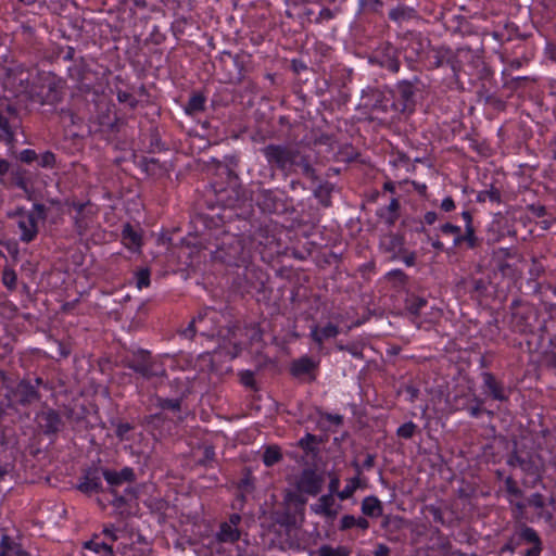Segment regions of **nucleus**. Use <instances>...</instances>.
<instances>
[{"label": "nucleus", "mask_w": 556, "mask_h": 556, "mask_svg": "<svg viewBox=\"0 0 556 556\" xmlns=\"http://www.w3.org/2000/svg\"><path fill=\"white\" fill-rule=\"evenodd\" d=\"M481 239L476 235L475 226L465 227V232L460 235V237H455L453 239V247H460L463 243H466L468 249H477L481 245Z\"/></svg>", "instance_id": "nucleus-32"}, {"label": "nucleus", "mask_w": 556, "mask_h": 556, "mask_svg": "<svg viewBox=\"0 0 556 556\" xmlns=\"http://www.w3.org/2000/svg\"><path fill=\"white\" fill-rule=\"evenodd\" d=\"M261 152L271 169L282 173L290 172L300 156V149L289 144L269 143Z\"/></svg>", "instance_id": "nucleus-6"}, {"label": "nucleus", "mask_w": 556, "mask_h": 556, "mask_svg": "<svg viewBox=\"0 0 556 556\" xmlns=\"http://www.w3.org/2000/svg\"><path fill=\"white\" fill-rule=\"evenodd\" d=\"M102 473L105 481L112 486L121 485L123 482L136 481V473L130 467H124L121 471L104 469Z\"/></svg>", "instance_id": "nucleus-29"}, {"label": "nucleus", "mask_w": 556, "mask_h": 556, "mask_svg": "<svg viewBox=\"0 0 556 556\" xmlns=\"http://www.w3.org/2000/svg\"><path fill=\"white\" fill-rule=\"evenodd\" d=\"M205 102V96L202 92H195L189 98L187 104L185 105V112L191 116L204 112Z\"/></svg>", "instance_id": "nucleus-40"}, {"label": "nucleus", "mask_w": 556, "mask_h": 556, "mask_svg": "<svg viewBox=\"0 0 556 556\" xmlns=\"http://www.w3.org/2000/svg\"><path fill=\"white\" fill-rule=\"evenodd\" d=\"M317 556H350V551L345 546L332 547L331 545H321L316 551Z\"/></svg>", "instance_id": "nucleus-51"}, {"label": "nucleus", "mask_w": 556, "mask_h": 556, "mask_svg": "<svg viewBox=\"0 0 556 556\" xmlns=\"http://www.w3.org/2000/svg\"><path fill=\"white\" fill-rule=\"evenodd\" d=\"M84 556H115L112 544L100 540V534H93L89 541L84 542Z\"/></svg>", "instance_id": "nucleus-22"}, {"label": "nucleus", "mask_w": 556, "mask_h": 556, "mask_svg": "<svg viewBox=\"0 0 556 556\" xmlns=\"http://www.w3.org/2000/svg\"><path fill=\"white\" fill-rule=\"evenodd\" d=\"M228 228L232 235H240L241 239L245 241L256 240L258 236H263V228L256 225V220L253 219V208L251 204H248L247 208L241 214H237L236 218L230 217L228 222Z\"/></svg>", "instance_id": "nucleus-10"}, {"label": "nucleus", "mask_w": 556, "mask_h": 556, "mask_svg": "<svg viewBox=\"0 0 556 556\" xmlns=\"http://www.w3.org/2000/svg\"><path fill=\"white\" fill-rule=\"evenodd\" d=\"M319 368L320 359L305 354L292 359L288 370L293 379L313 381L317 379Z\"/></svg>", "instance_id": "nucleus-13"}, {"label": "nucleus", "mask_w": 556, "mask_h": 556, "mask_svg": "<svg viewBox=\"0 0 556 556\" xmlns=\"http://www.w3.org/2000/svg\"><path fill=\"white\" fill-rule=\"evenodd\" d=\"M62 405L64 407L65 417L76 425L84 421L89 414L88 407L84 403H80L78 399H74L71 403H63Z\"/></svg>", "instance_id": "nucleus-26"}, {"label": "nucleus", "mask_w": 556, "mask_h": 556, "mask_svg": "<svg viewBox=\"0 0 556 556\" xmlns=\"http://www.w3.org/2000/svg\"><path fill=\"white\" fill-rule=\"evenodd\" d=\"M386 278L395 287H405L409 279V277L402 269H393L389 271Z\"/></svg>", "instance_id": "nucleus-58"}, {"label": "nucleus", "mask_w": 556, "mask_h": 556, "mask_svg": "<svg viewBox=\"0 0 556 556\" xmlns=\"http://www.w3.org/2000/svg\"><path fill=\"white\" fill-rule=\"evenodd\" d=\"M17 226L21 230L20 240L22 242L29 243L38 235V222L34 212H28L24 218L18 219Z\"/></svg>", "instance_id": "nucleus-24"}, {"label": "nucleus", "mask_w": 556, "mask_h": 556, "mask_svg": "<svg viewBox=\"0 0 556 556\" xmlns=\"http://www.w3.org/2000/svg\"><path fill=\"white\" fill-rule=\"evenodd\" d=\"M241 532L238 528L222 522L216 538L222 543H235L240 539Z\"/></svg>", "instance_id": "nucleus-38"}, {"label": "nucleus", "mask_w": 556, "mask_h": 556, "mask_svg": "<svg viewBox=\"0 0 556 556\" xmlns=\"http://www.w3.org/2000/svg\"><path fill=\"white\" fill-rule=\"evenodd\" d=\"M304 493L296 492H288L285 496V502L287 506L290 507V504L295 505V510L303 511L304 506L306 504V498L303 496Z\"/></svg>", "instance_id": "nucleus-55"}, {"label": "nucleus", "mask_w": 556, "mask_h": 556, "mask_svg": "<svg viewBox=\"0 0 556 556\" xmlns=\"http://www.w3.org/2000/svg\"><path fill=\"white\" fill-rule=\"evenodd\" d=\"M361 510L364 516L369 517V518H378V517L383 516L382 503L375 495L366 496L362 501Z\"/></svg>", "instance_id": "nucleus-31"}, {"label": "nucleus", "mask_w": 556, "mask_h": 556, "mask_svg": "<svg viewBox=\"0 0 556 556\" xmlns=\"http://www.w3.org/2000/svg\"><path fill=\"white\" fill-rule=\"evenodd\" d=\"M339 12H340L339 8H336V9L323 8L319 11V13L314 17V23L323 24L324 22H329V21L333 20Z\"/></svg>", "instance_id": "nucleus-62"}, {"label": "nucleus", "mask_w": 556, "mask_h": 556, "mask_svg": "<svg viewBox=\"0 0 556 556\" xmlns=\"http://www.w3.org/2000/svg\"><path fill=\"white\" fill-rule=\"evenodd\" d=\"M428 304L426 298L416 295L414 292H407L404 306L405 309L413 316L419 317L421 314V309Z\"/></svg>", "instance_id": "nucleus-34"}, {"label": "nucleus", "mask_w": 556, "mask_h": 556, "mask_svg": "<svg viewBox=\"0 0 556 556\" xmlns=\"http://www.w3.org/2000/svg\"><path fill=\"white\" fill-rule=\"evenodd\" d=\"M400 208L401 204L399 199L392 198L389 205L377 211V216L383 220L388 227H392L400 217Z\"/></svg>", "instance_id": "nucleus-30"}, {"label": "nucleus", "mask_w": 556, "mask_h": 556, "mask_svg": "<svg viewBox=\"0 0 556 556\" xmlns=\"http://www.w3.org/2000/svg\"><path fill=\"white\" fill-rule=\"evenodd\" d=\"M190 393V390H186L182 392L179 396L168 399L163 396H156V406L162 409H169L173 412H180L181 410V404L184 399L187 396V394Z\"/></svg>", "instance_id": "nucleus-39"}, {"label": "nucleus", "mask_w": 556, "mask_h": 556, "mask_svg": "<svg viewBox=\"0 0 556 556\" xmlns=\"http://www.w3.org/2000/svg\"><path fill=\"white\" fill-rule=\"evenodd\" d=\"M486 200L501 203L502 202V193L501 190L494 186H491L488 190L479 191L477 194V202H485Z\"/></svg>", "instance_id": "nucleus-49"}, {"label": "nucleus", "mask_w": 556, "mask_h": 556, "mask_svg": "<svg viewBox=\"0 0 556 556\" xmlns=\"http://www.w3.org/2000/svg\"><path fill=\"white\" fill-rule=\"evenodd\" d=\"M493 261L504 277L516 278L520 275L517 265L523 262V256L517 248H498L493 252Z\"/></svg>", "instance_id": "nucleus-11"}, {"label": "nucleus", "mask_w": 556, "mask_h": 556, "mask_svg": "<svg viewBox=\"0 0 556 556\" xmlns=\"http://www.w3.org/2000/svg\"><path fill=\"white\" fill-rule=\"evenodd\" d=\"M387 238L388 242L386 243V251L392 252L393 258L402 253H406V249L404 248L405 239L403 235L390 233Z\"/></svg>", "instance_id": "nucleus-41"}, {"label": "nucleus", "mask_w": 556, "mask_h": 556, "mask_svg": "<svg viewBox=\"0 0 556 556\" xmlns=\"http://www.w3.org/2000/svg\"><path fill=\"white\" fill-rule=\"evenodd\" d=\"M424 513L427 514L428 516H431L434 522L440 525L445 523L443 513L439 506H435L433 504L426 505L424 507Z\"/></svg>", "instance_id": "nucleus-64"}, {"label": "nucleus", "mask_w": 556, "mask_h": 556, "mask_svg": "<svg viewBox=\"0 0 556 556\" xmlns=\"http://www.w3.org/2000/svg\"><path fill=\"white\" fill-rule=\"evenodd\" d=\"M404 522L405 519L403 517L396 515H386L383 516L381 527L387 531L396 532L403 528Z\"/></svg>", "instance_id": "nucleus-47"}, {"label": "nucleus", "mask_w": 556, "mask_h": 556, "mask_svg": "<svg viewBox=\"0 0 556 556\" xmlns=\"http://www.w3.org/2000/svg\"><path fill=\"white\" fill-rule=\"evenodd\" d=\"M192 245L199 251H208L212 261L227 266L247 267L251 260L247 241L230 230L218 229L214 235L204 233Z\"/></svg>", "instance_id": "nucleus-1"}, {"label": "nucleus", "mask_w": 556, "mask_h": 556, "mask_svg": "<svg viewBox=\"0 0 556 556\" xmlns=\"http://www.w3.org/2000/svg\"><path fill=\"white\" fill-rule=\"evenodd\" d=\"M94 123L99 127L97 130L114 134L121 130L123 121L117 116L114 105L111 102L100 101L97 104Z\"/></svg>", "instance_id": "nucleus-16"}, {"label": "nucleus", "mask_w": 556, "mask_h": 556, "mask_svg": "<svg viewBox=\"0 0 556 556\" xmlns=\"http://www.w3.org/2000/svg\"><path fill=\"white\" fill-rule=\"evenodd\" d=\"M40 427L46 434H54L60 431L62 419L60 414L54 409H47L38 415Z\"/></svg>", "instance_id": "nucleus-25"}, {"label": "nucleus", "mask_w": 556, "mask_h": 556, "mask_svg": "<svg viewBox=\"0 0 556 556\" xmlns=\"http://www.w3.org/2000/svg\"><path fill=\"white\" fill-rule=\"evenodd\" d=\"M149 139L150 142L147 150L148 153H154L156 151L165 150L164 143L161 140V136L156 127H152L149 130Z\"/></svg>", "instance_id": "nucleus-53"}, {"label": "nucleus", "mask_w": 556, "mask_h": 556, "mask_svg": "<svg viewBox=\"0 0 556 556\" xmlns=\"http://www.w3.org/2000/svg\"><path fill=\"white\" fill-rule=\"evenodd\" d=\"M256 205L265 214H293L295 207L292 200L281 197L276 190L258 188L256 191Z\"/></svg>", "instance_id": "nucleus-7"}, {"label": "nucleus", "mask_w": 556, "mask_h": 556, "mask_svg": "<svg viewBox=\"0 0 556 556\" xmlns=\"http://www.w3.org/2000/svg\"><path fill=\"white\" fill-rule=\"evenodd\" d=\"M63 87L60 80L47 78L28 91V100L39 105L54 106L63 100Z\"/></svg>", "instance_id": "nucleus-9"}, {"label": "nucleus", "mask_w": 556, "mask_h": 556, "mask_svg": "<svg viewBox=\"0 0 556 556\" xmlns=\"http://www.w3.org/2000/svg\"><path fill=\"white\" fill-rule=\"evenodd\" d=\"M334 189V185L330 181H321L319 185L313 190V195L318 200L320 205L324 207H329L332 204L331 193Z\"/></svg>", "instance_id": "nucleus-36"}, {"label": "nucleus", "mask_w": 556, "mask_h": 556, "mask_svg": "<svg viewBox=\"0 0 556 556\" xmlns=\"http://www.w3.org/2000/svg\"><path fill=\"white\" fill-rule=\"evenodd\" d=\"M123 362L138 374V378L150 380L166 377V369L160 361L153 358L147 350L138 349L127 354Z\"/></svg>", "instance_id": "nucleus-4"}, {"label": "nucleus", "mask_w": 556, "mask_h": 556, "mask_svg": "<svg viewBox=\"0 0 556 556\" xmlns=\"http://www.w3.org/2000/svg\"><path fill=\"white\" fill-rule=\"evenodd\" d=\"M334 497L331 494H324L319 497L316 504L311 505V509L316 515L324 516L328 519H334L338 515V509L333 508Z\"/></svg>", "instance_id": "nucleus-28"}, {"label": "nucleus", "mask_w": 556, "mask_h": 556, "mask_svg": "<svg viewBox=\"0 0 556 556\" xmlns=\"http://www.w3.org/2000/svg\"><path fill=\"white\" fill-rule=\"evenodd\" d=\"M48 354L51 358L60 361L71 354V348L62 341L53 340L48 348Z\"/></svg>", "instance_id": "nucleus-43"}, {"label": "nucleus", "mask_w": 556, "mask_h": 556, "mask_svg": "<svg viewBox=\"0 0 556 556\" xmlns=\"http://www.w3.org/2000/svg\"><path fill=\"white\" fill-rule=\"evenodd\" d=\"M245 330L251 344L263 341V330L258 324H251L245 327Z\"/></svg>", "instance_id": "nucleus-61"}, {"label": "nucleus", "mask_w": 556, "mask_h": 556, "mask_svg": "<svg viewBox=\"0 0 556 556\" xmlns=\"http://www.w3.org/2000/svg\"><path fill=\"white\" fill-rule=\"evenodd\" d=\"M508 503L510 506L513 519L518 523L523 522L526 519V508L528 504L521 501H515L514 498H508Z\"/></svg>", "instance_id": "nucleus-48"}, {"label": "nucleus", "mask_w": 556, "mask_h": 556, "mask_svg": "<svg viewBox=\"0 0 556 556\" xmlns=\"http://www.w3.org/2000/svg\"><path fill=\"white\" fill-rule=\"evenodd\" d=\"M359 12L379 13L383 7L382 0H359Z\"/></svg>", "instance_id": "nucleus-59"}, {"label": "nucleus", "mask_w": 556, "mask_h": 556, "mask_svg": "<svg viewBox=\"0 0 556 556\" xmlns=\"http://www.w3.org/2000/svg\"><path fill=\"white\" fill-rule=\"evenodd\" d=\"M137 164L146 176L154 179L162 178L168 173L167 162L161 161L156 157L141 156Z\"/></svg>", "instance_id": "nucleus-21"}, {"label": "nucleus", "mask_w": 556, "mask_h": 556, "mask_svg": "<svg viewBox=\"0 0 556 556\" xmlns=\"http://www.w3.org/2000/svg\"><path fill=\"white\" fill-rule=\"evenodd\" d=\"M469 55V51H465V50H457L456 53H452L450 51V53H447V61H446V66H448L453 73V77H454V80L456 83L459 81V74L463 70V56H468Z\"/></svg>", "instance_id": "nucleus-37"}, {"label": "nucleus", "mask_w": 556, "mask_h": 556, "mask_svg": "<svg viewBox=\"0 0 556 556\" xmlns=\"http://www.w3.org/2000/svg\"><path fill=\"white\" fill-rule=\"evenodd\" d=\"M390 93L393 98L395 115H397V121H401L415 113L417 104L428 96L429 85L421 75H412L396 81Z\"/></svg>", "instance_id": "nucleus-2"}, {"label": "nucleus", "mask_w": 556, "mask_h": 556, "mask_svg": "<svg viewBox=\"0 0 556 556\" xmlns=\"http://www.w3.org/2000/svg\"><path fill=\"white\" fill-rule=\"evenodd\" d=\"M339 334V327L333 325L332 323H328L324 327L314 326L311 329V339L317 345V351L319 353L324 352V341L336 338Z\"/></svg>", "instance_id": "nucleus-23"}, {"label": "nucleus", "mask_w": 556, "mask_h": 556, "mask_svg": "<svg viewBox=\"0 0 556 556\" xmlns=\"http://www.w3.org/2000/svg\"><path fill=\"white\" fill-rule=\"evenodd\" d=\"M86 71L87 64L85 63L84 58H80L79 64H75L67 70L70 78L78 84V88L83 92H89L91 90L90 85L84 83Z\"/></svg>", "instance_id": "nucleus-33"}, {"label": "nucleus", "mask_w": 556, "mask_h": 556, "mask_svg": "<svg viewBox=\"0 0 556 556\" xmlns=\"http://www.w3.org/2000/svg\"><path fill=\"white\" fill-rule=\"evenodd\" d=\"M415 16H416L415 9L404 5V4L397 5L396 8L392 9L389 12V18L396 23H402L404 21H408L410 18H414Z\"/></svg>", "instance_id": "nucleus-42"}, {"label": "nucleus", "mask_w": 556, "mask_h": 556, "mask_svg": "<svg viewBox=\"0 0 556 556\" xmlns=\"http://www.w3.org/2000/svg\"><path fill=\"white\" fill-rule=\"evenodd\" d=\"M505 491L507 493V500L514 498L515 501L517 498H521L525 495V492L518 486L517 481L511 477L508 476L505 480Z\"/></svg>", "instance_id": "nucleus-50"}, {"label": "nucleus", "mask_w": 556, "mask_h": 556, "mask_svg": "<svg viewBox=\"0 0 556 556\" xmlns=\"http://www.w3.org/2000/svg\"><path fill=\"white\" fill-rule=\"evenodd\" d=\"M510 536L517 547L522 544L531 545L523 556H540L543 549V543L539 533L533 528L527 526L525 522H520L515 526L514 532Z\"/></svg>", "instance_id": "nucleus-15"}, {"label": "nucleus", "mask_w": 556, "mask_h": 556, "mask_svg": "<svg viewBox=\"0 0 556 556\" xmlns=\"http://www.w3.org/2000/svg\"><path fill=\"white\" fill-rule=\"evenodd\" d=\"M362 488V481L358 477H353L349 480V483L344 486V489L338 492V497L341 501L348 500L353 496L354 492Z\"/></svg>", "instance_id": "nucleus-54"}, {"label": "nucleus", "mask_w": 556, "mask_h": 556, "mask_svg": "<svg viewBox=\"0 0 556 556\" xmlns=\"http://www.w3.org/2000/svg\"><path fill=\"white\" fill-rule=\"evenodd\" d=\"M262 459L266 467L274 466L282 459L281 448L278 445L267 446L263 453Z\"/></svg>", "instance_id": "nucleus-44"}, {"label": "nucleus", "mask_w": 556, "mask_h": 556, "mask_svg": "<svg viewBox=\"0 0 556 556\" xmlns=\"http://www.w3.org/2000/svg\"><path fill=\"white\" fill-rule=\"evenodd\" d=\"M369 62L396 74L401 68L400 51L391 42H382L374 50Z\"/></svg>", "instance_id": "nucleus-12"}, {"label": "nucleus", "mask_w": 556, "mask_h": 556, "mask_svg": "<svg viewBox=\"0 0 556 556\" xmlns=\"http://www.w3.org/2000/svg\"><path fill=\"white\" fill-rule=\"evenodd\" d=\"M401 226L404 229L412 231V232L425 233V235L428 233L422 219H418V218H415L412 216H405L401 222Z\"/></svg>", "instance_id": "nucleus-46"}, {"label": "nucleus", "mask_w": 556, "mask_h": 556, "mask_svg": "<svg viewBox=\"0 0 556 556\" xmlns=\"http://www.w3.org/2000/svg\"><path fill=\"white\" fill-rule=\"evenodd\" d=\"M527 504L538 510V519H542L548 525L554 523V514L546 509V502L543 494L539 492L531 494L527 500Z\"/></svg>", "instance_id": "nucleus-27"}, {"label": "nucleus", "mask_w": 556, "mask_h": 556, "mask_svg": "<svg viewBox=\"0 0 556 556\" xmlns=\"http://www.w3.org/2000/svg\"><path fill=\"white\" fill-rule=\"evenodd\" d=\"M222 81L224 84L239 85L249 73L251 55L241 52L232 55L229 51H223L219 55Z\"/></svg>", "instance_id": "nucleus-5"}, {"label": "nucleus", "mask_w": 556, "mask_h": 556, "mask_svg": "<svg viewBox=\"0 0 556 556\" xmlns=\"http://www.w3.org/2000/svg\"><path fill=\"white\" fill-rule=\"evenodd\" d=\"M226 160L228 161V163L225 165H222L220 163H218V168L222 169L223 172L227 173L230 181L237 182L239 180V177H238L237 173L232 169V167L238 166L239 159L237 156L232 155V156H227Z\"/></svg>", "instance_id": "nucleus-56"}, {"label": "nucleus", "mask_w": 556, "mask_h": 556, "mask_svg": "<svg viewBox=\"0 0 556 556\" xmlns=\"http://www.w3.org/2000/svg\"><path fill=\"white\" fill-rule=\"evenodd\" d=\"M317 442L318 440L315 434L306 433L305 437L299 441L298 445L306 453H311L316 450Z\"/></svg>", "instance_id": "nucleus-63"}, {"label": "nucleus", "mask_w": 556, "mask_h": 556, "mask_svg": "<svg viewBox=\"0 0 556 556\" xmlns=\"http://www.w3.org/2000/svg\"><path fill=\"white\" fill-rule=\"evenodd\" d=\"M7 407L26 406L39 400L34 384H5Z\"/></svg>", "instance_id": "nucleus-14"}, {"label": "nucleus", "mask_w": 556, "mask_h": 556, "mask_svg": "<svg viewBox=\"0 0 556 556\" xmlns=\"http://www.w3.org/2000/svg\"><path fill=\"white\" fill-rule=\"evenodd\" d=\"M491 281L488 278H476L470 275L457 282V288L470 294L472 299L485 296Z\"/></svg>", "instance_id": "nucleus-19"}, {"label": "nucleus", "mask_w": 556, "mask_h": 556, "mask_svg": "<svg viewBox=\"0 0 556 556\" xmlns=\"http://www.w3.org/2000/svg\"><path fill=\"white\" fill-rule=\"evenodd\" d=\"M26 170L25 169H16L12 172V182L17 188L24 190L25 192L29 193L28 191V180L25 177Z\"/></svg>", "instance_id": "nucleus-60"}, {"label": "nucleus", "mask_w": 556, "mask_h": 556, "mask_svg": "<svg viewBox=\"0 0 556 556\" xmlns=\"http://www.w3.org/2000/svg\"><path fill=\"white\" fill-rule=\"evenodd\" d=\"M540 321V311L531 303L515 299L509 305V328L520 334H534Z\"/></svg>", "instance_id": "nucleus-3"}, {"label": "nucleus", "mask_w": 556, "mask_h": 556, "mask_svg": "<svg viewBox=\"0 0 556 556\" xmlns=\"http://www.w3.org/2000/svg\"><path fill=\"white\" fill-rule=\"evenodd\" d=\"M295 166H299L301 168L302 175L309 179L312 182H316L319 180L317 170L313 166L311 162V156L308 154H303L300 151V156L295 157Z\"/></svg>", "instance_id": "nucleus-35"}, {"label": "nucleus", "mask_w": 556, "mask_h": 556, "mask_svg": "<svg viewBox=\"0 0 556 556\" xmlns=\"http://www.w3.org/2000/svg\"><path fill=\"white\" fill-rule=\"evenodd\" d=\"M102 471H104V469L98 466H91L84 469L83 476L79 478V483L77 484V490L87 495L101 492V479L103 477Z\"/></svg>", "instance_id": "nucleus-18"}, {"label": "nucleus", "mask_w": 556, "mask_h": 556, "mask_svg": "<svg viewBox=\"0 0 556 556\" xmlns=\"http://www.w3.org/2000/svg\"><path fill=\"white\" fill-rule=\"evenodd\" d=\"M324 477L312 468H305L300 473L295 486L300 493L306 495H318L324 485Z\"/></svg>", "instance_id": "nucleus-17"}, {"label": "nucleus", "mask_w": 556, "mask_h": 556, "mask_svg": "<svg viewBox=\"0 0 556 556\" xmlns=\"http://www.w3.org/2000/svg\"><path fill=\"white\" fill-rule=\"evenodd\" d=\"M362 106L368 109L370 112L376 113V118L397 121L395 115V108L393 106V99L390 100L386 97L383 91L378 88H367L362 91Z\"/></svg>", "instance_id": "nucleus-8"}, {"label": "nucleus", "mask_w": 556, "mask_h": 556, "mask_svg": "<svg viewBox=\"0 0 556 556\" xmlns=\"http://www.w3.org/2000/svg\"><path fill=\"white\" fill-rule=\"evenodd\" d=\"M92 204L90 201L87 202H72L71 207L76 212L74 216L75 231L79 236H84L89 229V219L94 214L92 211Z\"/></svg>", "instance_id": "nucleus-20"}, {"label": "nucleus", "mask_w": 556, "mask_h": 556, "mask_svg": "<svg viewBox=\"0 0 556 556\" xmlns=\"http://www.w3.org/2000/svg\"><path fill=\"white\" fill-rule=\"evenodd\" d=\"M123 240L129 244L139 247L141 244L140 235L132 228L130 224H125L122 230Z\"/></svg>", "instance_id": "nucleus-57"}, {"label": "nucleus", "mask_w": 556, "mask_h": 556, "mask_svg": "<svg viewBox=\"0 0 556 556\" xmlns=\"http://www.w3.org/2000/svg\"><path fill=\"white\" fill-rule=\"evenodd\" d=\"M519 468L525 475L535 477V480L531 485L534 486L535 482L540 480L539 467L534 459L531 456L526 457L525 460L520 464Z\"/></svg>", "instance_id": "nucleus-52"}, {"label": "nucleus", "mask_w": 556, "mask_h": 556, "mask_svg": "<svg viewBox=\"0 0 556 556\" xmlns=\"http://www.w3.org/2000/svg\"><path fill=\"white\" fill-rule=\"evenodd\" d=\"M275 521L282 527H294L296 525V516L295 513L290 510L289 506H286L283 510L275 513Z\"/></svg>", "instance_id": "nucleus-45"}]
</instances>
